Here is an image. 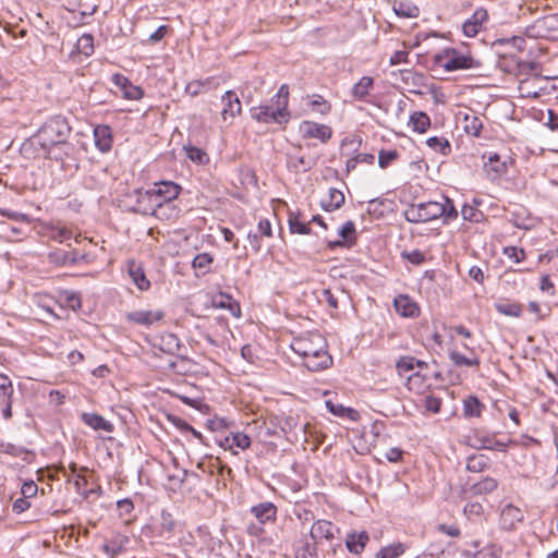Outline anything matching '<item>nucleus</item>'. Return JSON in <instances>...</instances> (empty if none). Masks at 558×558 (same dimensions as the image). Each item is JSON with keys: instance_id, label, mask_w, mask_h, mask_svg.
<instances>
[{"instance_id": "f257e3e1", "label": "nucleus", "mask_w": 558, "mask_h": 558, "mask_svg": "<svg viewBox=\"0 0 558 558\" xmlns=\"http://www.w3.org/2000/svg\"><path fill=\"white\" fill-rule=\"evenodd\" d=\"M291 348L303 359L305 367L312 372L326 369L332 363L327 350V341L318 332H307L294 338Z\"/></svg>"}, {"instance_id": "f03ea898", "label": "nucleus", "mask_w": 558, "mask_h": 558, "mask_svg": "<svg viewBox=\"0 0 558 558\" xmlns=\"http://www.w3.org/2000/svg\"><path fill=\"white\" fill-rule=\"evenodd\" d=\"M181 187L170 181L155 183L146 191L136 192L135 210L143 215H155L157 209L171 203L180 194Z\"/></svg>"}, {"instance_id": "7ed1b4c3", "label": "nucleus", "mask_w": 558, "mask_h": 558, "mask_svg": "<svg viewBox=\"0 0 558 558\" xmlns=\"http://www.w3.org/2000/svg\"><path fill=\"white\" fill-rule=\"evenodd\" d=\"M457 216L452 201L446 196H442L439 202L429 201L413 205L405 211V217L411 222H427L438 218L448 222Z\"/></svg>"}, {"instance_id": "20e7f679", "label": "nucleus", "mask_w": 558, "mask_h": 558, "mask_svg": "<svg viewBox=\"0 0 558 558\" xmlns=\"http://www.w3.org/2000/svg\"><path fill=\"white\" fill-rule=\"evenodd\" d=\"M434 62L436 68L445 72L469 70L480 65L471 53H461L453 48H448L437 53Z\"/></svg>"}, {"instance_id": "39448f33", "label": "nucleus", "mask_w": 558, "mask_h": 558, "mask_svg": "<svg viewBox=\"0 0 558 558\" xmlns=\"http://www.w3.org/2000/svg\"><path fill=\"white\" fill-rule=\"evenodd\" d=\"M125 317L133 325L149 328L165 318V312L161 308L143 307L129 312Z\"/></svg>"}, {"instance_id": "423d86ee", "label": "nucleus", "mask_w": 558, "mask_h": 558, "mask_svg": "<svg viewBox=\"0 0 558 558\" xmlns=\"http://www.w3.org/2000/svg\"><path fill=\"white\" fill-rule=\"evenodd\" d=\"M299 132L303 138L317 140L323 144H326L333 133L331 126L310 120L300 123Z\"/></svg>"}, {"instance_id": "0eeeda50", "label": "nucleus", "mask_w": 558, "mask_h": 558, "mask_svg": "<svg viewBox=\"0 0 558 558\" xmlns=\"http://www.w3.org/2000/svg\"><path fill=\"white\" fill-rule=\"evenodd\" d=\"M220 117L226 125H231L234 119L241 114L242 105L233 90H227L220 98Z\"/></svg>"}, {"instance_id": "6e6552de", "label": "nucleus", "mask_w": 558, "mask_h": 558, "mask_svg": "<svg viewBox=\"0 0 558 558\" xmlns=\"http://www.w3.org/2000/svg\"><path fill=\"white\" fill-rule=\"evenodd\" d=\"M449 357L456 366L477 367L480 365V357L473 349L466 345L462 349L454 341L449 349Z\"/></svg>"}, {"instance_id": "1a4fd4ad", "label": "nucleus", "mask_w": 558, "mask_h": 558, "mask_svg": "<svg viewBox=\"0 0 558 558\" xmlns=\"http://www.w3.org/2000/svg\"><path fill=\"white\" fill-rule=\"evenodd\" d=\"M510 165L511 158L501 159L498 154L494 153L487 157L483 170L489 180L495 181L507 174Z\"/></svg>"}, {"instance_id": "9d476101", "label": "nucleus", "mask_w": 558, "mask_h": 558, "mask_svg": "<svg viewBox=\"0 0 558 558\" xmlns=\"http://www.w3.org/2000/svg\"><path fill=\"white\" fill-rule=\"evenodd\" d=\"M547 81L538 75H531L519 83V93L525 98H537L546 89Z\"/></svg>"}, {"instance_id": "9b49d317", "label": "nucleus", "mask_w": 558, "mask_h": 558, "mask_svg": "<svg viewBox=\"0 0 558 558\" xmlns=\"http://www.w3.org/2000/svg\"><path fill=\"white\" fill-rule=\"evenodd\" d=\"M112 82L121 92L122 97L126 100H140L144 96L143 88L132 84L130 80L122 74L117 73L112 75Z\"/></svg>"}, {"instance_id": "f8f14e48", "label": "nucleus", "mask_w": 558, "mask_h": 558, "mask_svg": "<svg viewBox=\"0 0 558 558\" xmlns=\"http://www.w3.org/2000/svg\"><path fill=\"white\" fill-rule=\"evenodd\" d=\"M219 446L232 454H238L239 450L244 451L250 448L251 438L242 432L230 433L219 442Z\"/></svg>"}, {"instance_id": "ddd939ff", "label": "nucleus", "mask_w": 558, "mask_h": 558, "mask_svg": "<svg viewBox=\"0 0 558 558\" xmlns=\"http://www.w3.org/2000/svg\"><path fill=\"white\" fill-rule=\"evenodd\" d=\"M210 306L215 310L228 311L234 318L241 317V306L230 294L218 292L211 296Z\"/></svg>"}, {"instance_id": "4468645a", "label": "nucleus", "mask_w": 558, "mask_h": 558, "mask_svg": "<svg viewBox=\"0 0 558 558\" xmlns=\"http://www.w3.org/2000/svg\"><path fill=\"white\" fill-rule=\"evenodd\" d=\"M338 532L339 529L327 520H317L311 527V536L316 543L324 541L331 543Z\"/></svg>"}, {"instance_id": "2eb2a0df", "label": "nucleus", "mask_w": 558, "mask_h": 558, "mask_svg": "<svg viewBox=\"0 0 558 558\" xmlns=\"http://www.w3.org/2000/svg\"><path fill=\"white\" fill-rule=\"evenodd\" d=\"M523 521V513L520 508L513 505H506L500 512L499 524L502 530L512 531Z\"/></svg>"}, {"instance_id": "dca6fc26", "label": "nucleus", "mask_w": 558, "mask_h": 558, "mask_svg": "<svg viewBox=\"0 0 558 558\" xmlns=\"http://www.w3.org/2000/svg\"><path fill=\"white\" fill-rule=\"evenodd\" d=\"M488 20L487 10L480 8L475 10L471 17H469L462 25L463 34L466 37H475L483 28Z\"/></svg>"}, {"instance_id": "f3484780", "label": "nucleus", "mask_w": 558, "mask_h": 558, "mask_svg": "<svg viewBox=\"0 0 558 558\" xmlns=\"http://www.w3.org/2000/svg\"><path fill=\"white\" fill-rule=\"evenodd\" d=\"M232 183L234 186L245 191L256 187L257 178L255 171L248 166H240L233 175Z\"/></svg>"}, {"instance_id": "a211bd4d", "label": "nucleus", "mask_w": 558, "mask_h": 558, "mask_svg": "<svg viewBox=\"0 0 558 558\" xmlns=\"http://www.w3.org/2000/svg\"><path fill=\"white\" fill-rule=\"evenodd\" d=\"M432 374L430 365L428 368L418 369L407 377V388L415 393H423L428 387V378Z\"/></svg>"}, {"instance_id": "6ab92c4d", "label": "nucleus", "mask_w": 558, "mask_h": 558, "mask_svg": "<svg viewBox=\"0 0 558 558\" xmlns=\"http://www.w3.org/2000/svg\"><path fill=\"white\" fill-rule=\"evenodd\" d=\"M428 365L429 364L427 362L409 355L401 356L396 363L398 374L402 377H408L410 374L418 369L428 368Z\"/></svg>"}, {"instance_id": "aec40b11", "label": "nucleus", "mask_w": 558, "mask_h": 558, "mask_svg": "<svg viewBox=\"0 0 558 558\" xmlns=\"http://www.w3.org/2000/svg\"><path fill=\"white\" fill-rule=\"evenodd\" d=\"M396 312L402 317H416L420 315L417 303L408 295H398L393 300Z\"/></svg>"}, {"instance_id": "412c9836", "label": "nucleus", "mask_w": 558, "mask_h": 558, "mask_svg": "<svg viewBox=\"0 0 558 558\" xmlns=\"http://www.w3.org/2000/svg\"><path fill=\"white\" fill-rule=\"evenodd\" d=\"M94 141L100 151L106 153L110 150L112 146L111 129L108 125H97L94 129Z\"/></svg>"}, {"instance_id": "4be33fe9", "label": "nucleus", "mask_w": 558, "mask_h": 558, "mask_svg": "<svg viewBox=\"0 0 558 558\" xmlns=\"http://www.w3.org/2000/svg\"><path fill=\"white\" fill-rule=\"evenodd\" d=\"M368 541L369 537L366 532H352L348 534L345 538V547L351 554L360 555L366 547Z\"/></svg>"}, {"instance_id": "5701e85b", "label": "nucleus", "mask_w": 558, "mask_h": 558, "mask_svg": "<svg viewBox=\"0 0 558 558\" xmlns=\"http://www.w3.org/2000/svg\"><path fill=\"white\" fill-rule=\"evenodd\" d=\"M253 117L264 123H268L271 121H281L287 118L286 109H279L277 111L272 110L269 107L260 106L254 109Z\"/></svg>"}, {"instance_id": "b1692460", "label": "nucleus", "mask_w": 558, "mask_h": 558, "mask_svg": "<svg viewBox=\"0 0 558 558\" xmlns=\"http://www.w3.org/2000/svg\"><path fill=\"white\" fill-rule=\"evenodd\" d=\"M344 203V195L337 189H329L320 198V204L326 210H335Z\"/></svg>"}, {"instance_id": "393cba45", "label": "nucleus", "mask_w": 558, "mask_h": 558, "mask_svg": "<svg viewBox=\"0 0 558 558\" xmlns=\"http://www.w3.org/2000/svg\"><path fill=\"white\" fill-rule=\"evenodd\" d=\"M251 511L260 523L274 522L276 520L277 509L271 502L254 506Z\"/></svg>"}, {"instance_id": "a878e982", "label": "nucleus", "mask_w": 558, "mask_h": 558, "mask_svg": "<svg viewBox=\"0 0 558 558\" xmlns=\"http://www.w3.org/2000/svg\"><path fill=\"white\" fill-rule=\"evenodd\" d=\"M82 420L86 425L95 430H104L106 433H111L113 430V425L97 413H83Z\"/></svg>"}, {"instance_id": "bb28decb", "label": "nucleus", "mask_w": 558, "mask_h": 558, "mask_svg": "<svg viewBox=\"0 0 558 558\" xmlns=\"http://www.w3.org/2000/svg\"><path fill=\"white\" fill-rule=\"evenodd\" d=\"M408 126L415 133H425L430 126L429 117L423 111H415L409 117Z\"/></svg>"}, {"instance_id": "cd10ccee", "label": "nucleus", "mask_w": 558, "mask_h": 558, "mask_svg": "<svg viewBox=\"0 0 558 558\" xmlns=\"http://www.w3.org/2000/svg\"><path fill=\"white\" fill-rule=\"evenodd\" d=\"M129 274L132 278L134 284L141 290V291H147L150 288V282L147 279L143 268L137 265L136 263L132 262L129 265Z\"/></svg>"}, {"instance_id": "c85d7f7f", "label": "nucleus", "mask_w": 558, "mask_h": 558, "mask_svg": "<svg viewBox=\"0 0 558 558\" xmlns=\"http://www.w3.org/2000/svg\"><path fill=\"white\" fill-rule=\"evenodd\" d=\"M325 404L329 412L335 416L347 417L352 422L360 420V413L352 408H347L341 404L333 403L331 400H326Z\"/></svg>"}, {"instance_id": "c756f323", "label": "nucleus", "mask_w": 558, "mask_h": 558, "mask_svg": "<svg viewBox=\"0 0 558 558\" xmlns=\"http://www.w3.org/2000/svg\"><path fill=\"white\" fill-rule=\"evenodd\" d=\"M307 109L312 113L326 116L331 110V104L320 95H314L308 98Z\"/></svg>"}, {"instance_id": "7c9ffc66", "label": "nucleus", "mask_w": 558, "mask_h": 558, "mask_svg": "<svg viewBox=\"0 0 558 558\" xmlns=\"http://www.w3.org/2000/svg\"><path fill=\"white\" fill-rule=\"evenodd\" d=\"M126 544L128 537L118 534L111 539L107 541L104 544L102 549L110 558H114L124 549Z\"/></svg>"}, {"instance_id": "2f4dec72", "label": "nucleus", "mask_w": 558, "mask_h": 558, "mask_svg": "<svg viewBox=\"0 0 558 558\" xmlns=\"http://www.w3.org/2000/svg\"><path fill=\"white\" fill-rule=\"evenodd\" d=\"M483 409V403L474 396H469L463 400V415L468 418L480 417Z\"/></svg>"}, {"instance_id": "473e14b6", "label": "nucleus", "mask_w": 558, "mask_h": 558, "mask_svg": "<svg viewBox=\"0 0 558 558\" xmlns=\"http://www.w3.org/2000/svg\"><path fill=\"white\" fill-rule=\"evenodd\" d=\"M498 487V482L494 477H483L472 485L471 490L474 495H486L493 493Z\"/></svg>"}, {"instance_id": "72a5a7b5", "label": "nucleus", "mask_w": 558, "mask_h": 558, "mask_svg": "<svg viewBox=\"0 0 558 558\" xmlns=\"http://www.w3.org/2000/svg\"><path fill=\"white\" fill-rule=\"evenodd\" d=\"M496 311L508 317L519 318L522 316L523 306L517 302H506L496 304Z\"/></svg>"}, {"instance_id": "f704fd0d", "label": "nucleus", "mask_w": 558, "mask_h": 558, "mask_svg": "<svg viewBox=\"0 0 558 558\" xmlns=\"http://www.w3.org/2000/svg\"><path fill=\"white\" fill-rule=\"evenodd\" d=\"M393 11L401 17H414L418 14V8L416 5L403 0L393 1Z\"/></svg>"}, {"instance_id": "c9c22d12", "label": "nucleus", "mask_w": 558, "mask_h": 558, "mask_svg": "<svg viewBox=\"0 0 558 558\" xmlns=\"http://www.w3.org/2000/svg\"><path fill=\"white\" fill-rule=\"evenodd\" d=\"M463 129L469 135L478 136L482 130V122L474 113H465Z\"/></svg>"}, {"instance_id": "e433bc0d", "label": "nucleus", "mask_w": 558, "mask_h": 558, "mask_svg": "<svg viewBox=\"0 0 558 558\" xmlns=\"http://www.w3.org/2000/svg\"><path fill=\"white\" fill-rule=\"evenodd\" d=\"M374 81L369 76L361 77L353 86L352 93L359 99L366 97L372 89Z\"/></svg>"}, {"instance_id": "4c0bfd02", "label": "nucleus", "mask_w": 558, "mask_h": 558, "mask_svg": "<svg viewBox=\"0 0 558 558\" xmlns=\"http://www.w3.org/2000/svg\"><path fill=\"white\" fill-rule=\"evenodd\" d=\"M426 145L433 150L446 156L450 153V144L447 138L432 136L426 140Z\"/></svg>"}, {"instance_id": "58836bf2", "label": "nucleus", "mask_w": 558, "mask_h": 558, "mask_svg": "<svg viewBox=\"0 0 558 558\" xmlns=\"http://www.w3.org/2000/svg\"><path fill=\"white\" fill-rule=\"evenodd\" d=\"M76 52L88 57L94 52V38L89 34L82 35L76 41Z\"/></svg>"}, {"instance_id": "ea45409f", "label": "nucleus", "mask_w": 558, "mask_h": 558, "mask_svg": "<svg viewBox=\"0 0 558 558\" xmlns=\"http://www.w3.org/2000/svg\"><path fill=\"white\" fill-rule=\"evenodd\" d=\"M187 158L196 163L205 165L209 162V157L205 150L195 146L184 147Z\"/></svg>"}, {"instance_id": "a19ab883", "label": "nucleus", "mask_w": 558, "mask_h": 558, "mask_svg": "<svg viewBox=\"0 0 558 558\" xmlns=\"http://www.w3.org/2000/svg\"><path fill=\"white\" fill-rule=\"evenodd\" d=\"M461 216L463 220L474 223L481 222L484 218L483 213L476 206L468 204L461 208Z\"/></svg>"}, {"instance_id": "79ce46f5", "label": "nucleus", "mask_w": 558, "mask_h": 558, "mask_svg": "<svg viewBox=\"0 0 558 558\" xmlns=\"http://www.w3.org/2000/svg\"><path fill=\"white\" fill-rule=\"evenodd\" d=\"M289 228L292 233L305 235L311 232L308 223L302 221L299 215H290Z\"/></svg>"}, {"instance_id": "37998d69", "label": "nucleus", "mask_w": 558, "mask_h": 558, "mask_svg": "<svg viewBox=\"0 0 558 558\" xmlns=\"http://www.w3.org/2000/svg\"><path fill=\"white\" fill-rule=\"evenodd\" d=\"M213 262L214 258L209 253H199L194 257L192 266L194 269L201 270L203 274H206L209 270V267L213 264Z\"/></svg>"}, {"instance_id": "c03bdc74", "label": "nucleus", "mask_w": 558, "mask_h": 558, "mask_svg": "<svg viewBox=\"0 0 558 558\" xmlns=\"http://www.w3.org/2000/svg\"><path fill=\"white\" fill-rule=\"evenodd\" d=\"M404 553L402 544H392L380 548L376 553V558H398Z\"/></svg>"}, {"instance_id": "a18cd8bd", "label": "nucleus", "mask_w": 558, "mask_h": 558, "mask_svg": "<svg viewBox=\"0 0 558 558\" xmlns=\"http://www.w3.org/2000/svg\"><path fill=\"white\" fill-rule=\"evenodd\" d=\"M180 347L179 339L173 333H166L161 337L160 349L167 353L174 354Z\"/></svg>"}, {"instance_id": "49530a36", "label": "nucleus", "mask_w": 558, "mask_h": 558, "mask_svg": "<svg viewBox=\"0 0 558 558\" xmlns=\"http://www.w3.org/2000/svg\"><path fill=\"white\" fill-rule=\"evenodd\" d=\"M488 466V459L484 454L472 456L466 463L471 472H482Z\"/></svg>"}, {"instance_id": "de8ad7c7", "label": "nucleus", "mask_w": 558, "mask_h": 558, "mask_svg": "<svg viewBox=\"0 0 558 558\" xmlns=\"http://www.w3.org/2000/svg\"><path fill=\"white\" fill-rule=\"evenodd\" d=\"M60 302L62 306L69 307L73 311L78 310L82 305L81 298L74 292H65L61 295Z\"/></svg>"}, {"instance_id": "09e8293b", "label": "nucleus", "mask_w": 558, "mask_h": 558, "mask_svg": "<svg viewBox=\"0 0 558 558\" xmlns=\"http://www.w3.org/2000/svg\"><path fill=\"white\" fill-rule=\"evenodd\" d=\"M373 161H374V155H372V154H359V155L350 158L347 161V170L351 171V170L355 169V167L360 162L372 165Z\"/></svg>"}, {"instance_id": "8fccbe9b", "label": "nucleus", "mask_w": 558, "mask_h": 558, "mask_svg": "<svg viewBox=\"0 0 558 558\" xmlns=\"http://www.w3.org/2000/svg\"><path fill=\"white\" fill-rule=\"evenodd\" d=\"M207 85V81L202 80H194L186 84L185 86V93L189 94L191 97H196L201 93L205 90V87Z\"/></svg>"}, {"instance_id": "3c124183", "label": "nucleus", "mask_w": 558, "mask_h": 558, "mask_svg": "<svg viewBox=\"0 0 558 558\" xmlns=\"http://www.w3.org/2000/svg\"><path fill=\"white\" fill-rule=\"evenodd\" d=\"M399 154L397 150H380L378 154V166L381 169L388 167L392 161L398 158Z\"/></svg>"}, {"instance_id": "603ef678", "label": "nucleus", "mask_w": 558, "mask_h": 558, "mask_svg": "<svg viewBox=\"0 0 558 558\" xmlns=\"http://www.w3.org/2000/svg\"><path fill=\"white\" fill-rule=\"evenodd\" d=\"M13 395V386L9 376L0 374V396L4 399H11Z\"/></svg>"}, {"instance_id": "864d4df0", "label": "nucleus", "mask_w": 558, "mask_h": 558, "mask_svg": "<svg viewBox=\"0 0 558 558\" xmlns=\"http://www.w3.org/2000/svg\"><path fill=\"white\" fill-rule=\"evenodd\" d=\"M355 231L354 223L352 221H348L339 229V235L341 236L340 241L330 242V245H341L344 241H347Z\"/></svg>"}, {"instance_id": "5fc2aeb1", "label": "nucleus", "mask_w": 558, "mask_h": 558, "mask_svg": "<svg viewBox=\"0 0 558 558\" xmlns=\"http://www.w3.org/2000/svg\"><path fill=\"white\" fill-rule=\"evenodd\" d=\"M52 263L57 265H68L75 262V257L69 255L68 253L63 251H57L49 255Z\"/></svg>"}, {"instance_id": "6e6d98bb", "label": "nucleus", "mask_w": 558, "mask_h": 558, "mask_svg": "<svg viewBox=\"0 0 558 558\" xmlns=\"http://www.w3.org/2000/svg\"><path fill=\"white\" fill-rule=\"evenodd\" d=\"M504 254L514 263H520L525 258V252L515 246H508L504 250Z\"/></svg>"}, {"instance_id": "4d7b16f0", "label": "nucleus", "mask_w": 558, "mask_h": 558, "mask_svg": "<svg viewBox=\"0 0 558 558\" xmlns=\"http://www.w3.org/2000/svg\"><path fill=\"white\" fill-rule=\"evenodd\" d=\"M50 236L54 240H58L59 242H64L66 240H70L72 236V233L69 229L65 227H57L51 229Z\"/></svg>"}, {"instance_id": "13d9d810", "label": "nucleus", "mask_w": 558, "mask_h": 558, "mask_svg": "<svg viewBox=\"0 0 558 558\" xmlns=\"http://www.w3.org/2000/svg\"><path fill=\"white\" fill-rule=\"evenodd\" d=\"M484 512L483 506L480 502H469L464 507V513L470 518H480Z\"/></svg>"}, {"instance_id": "bf43d9fd", "label": "nucleus", "mask_w": 558, "mask_h": 558, "mask_svg": "<svg viewBox=\"0 0 558 558\" xmlns=\"http://www.w3.org/2000/svg\"><path fill=\"white\" fill-rule=\"evenodd\" d=\"M402 257L414 265H420L424 263L425 256L421 251L414 250L411 252L402 253Z\"/></svg>"}, {"instance_id": "052dcab7", "label": "nucleus", "mask_w": 558, "mask_h": 558, "mask_svg": "<svg viewBox=\"0 0 558 558\" xmlns=\"http://www.w3.org/2000/svg\"><path fill=\"white\" fill-rule=\"evenodd\" d=\"M402 450L397 447L387 448L383 451V457L389 462H398L402 458Z\"/></svg>"}, {"instance_id": "680f3d73", "label": "nucleus", "mask_w": 558, "mask_h": 558, "mask_svg": "<svg viewBox=\"0 0 558 558\" xmlns=\"http://www.w3.org/2000/svg\"><path fill=\"white\" fill-rule=\"evenodd\" d=\"M481 448L483 449H489V450H497V451H505L506 450V445L498 441V440H493V439H485L482 441Z\"/></svg>"}, {"instance_id": "e2e57ef3", "label": "nucleus", "mask_w": 558, "mask_h": 558, "mask_svg": "<svg viewBox=\"0 0 558 558\" xmlns=\"http://www.w3.org/2000/svg\"><path fill=\"white\" fill-rule=\"evenodd\" d=\"M37 489H38V487H37L36 483L31 481V482H25L22 485L21 492H22V495L27 499V498L35 496L37 493Z\"/></svg>"}, {"instance_id": "0e129e2a", "label": "nucleus", "mask_w": 558, "mask_h": 558, "mask_svg": "<svg viewBox=\"0 0 558 558\" xmlns=\"http://www.w3.org/2000/svg\"><path fill=\"white\" fill-rule=\"evenodd\" d=\"M425 407L428 411H430L433 413H438L440 411L441 401H440V399H438L436 397L428 396L425 399Z\"/></svg>"}, {"instance_id": "69168bd1", "label": "nucleus", "mask_w": 558, "mask_h": 558, "mask_svg": "<svg viewBox=\"0 0 558 558\" xmlns=\"http://www.w3.org/2000/svg\"><path fill=\"white\" fill-rule=\"evenodd\" d=\"M257 229L260 235L270 238L272 235L271 223L268 219L258 221Z\"/></svg>"}, {"instance_id": "338daca9", "label": "nucleus", "mask_w": 558, "mask_h": 558, "mask_svg": "<svg viewBox=\"0 0 558 558\" xmlns=\"http://www.w3.org/2000/svg\"><path fill=\"white\" fill-rule=\"evenodd\" d=\"M438 530L448 535V536H451V537H458L460 536L461 532H460V529L457 526V525H447V524H440Z\"/></svg>"}, {"instance_id": "774afa93", "label": "nucleus", "mask_w": 558, "mask_h": 558, "mask_svg": "<svg viewBox=\"0 0 558 558\" xmlns=\"http://www.w3.org/2000/svg\"><path fill=\"white\" fill-rule=\"evenodd\" d=\"M408 61V52L404 50H398L390 57V64L398 65Z\"/></svg>"}]
</instances>
